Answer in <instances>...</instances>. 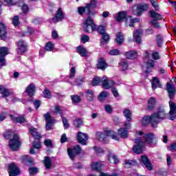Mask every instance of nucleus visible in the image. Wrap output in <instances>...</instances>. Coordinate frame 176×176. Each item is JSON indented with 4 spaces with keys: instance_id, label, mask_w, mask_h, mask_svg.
Segmentation results:
<instances>
[{
    "instance_id": "nucleus-1",
    "label": "nucleus",
    "mask_w": 176,
    "mask_h": 176,
    "mask_svg": "<svg viewBox=\"0 0 176 176\" xmlns=\"http://www.w3.org/2000/svg\"><path fill=\"white\" fill-rule=\"evenodd\" d=\"M97 8V1L96 0H91L89 4H87L85 7L78 8V12L80 16H82L84 13L88 14V17L82 23V28L85 32L90 33L94 32L97 30V26L94 23L93 18L90 16H94L93 10Z\"/></svg>"
},
{
    "instance_id": "nucleus-2",
    "label": "nucleus",
    "mask_w": 176,
    "mask_h": 176,
    "mask_svg": "<svg viewBox=\"0 0 176 176\" xmlns=\"http://www.w3.org/2000/svg\"><path fill=\"white\" fill-rule=\"evenodd\" d=\"M136 135H141L140 138H137L135 140V145H134L133 148V152L138 155L142 153L144 148H145V142L149 145H156L157 142L155 135L152 133L145 134L142 133V131H137Z\"/></svg>"
},
{
    "instance_id": "nucleus-3",
    "label": "nucleus",
    "mask_w": 176,
    "mask_h": 176,
    "mask_svg": "<svg viewBox=\"0 0 176 176\" xmlns=\"http://www.w3.org/2000/svg\"><path fill=\"white\" fill-rule=\"evenodd\" d=\"M166 111L164 109H160L157 112L153 113L151 116H146L142 120V126H146L151 123L152 127H156V125L160 120L166 119Z\"/></svg>"
},
{
    "instance_id": "nucleus-4",
    "label": "nucleus",
    "mask_w": 176,
    "mask_h": 176,
    "mask_svg": "<svg viewBox=\"0 0 176 176\" xmlns=\"http://www.w3.org/2000/svg\"><path fill=\"white\" fill-rule=\"evenodd\" d=\"M96 137L99 140V141H102L103 142H108V141L107 140L108 137H111L113 140L119 141V136L115 134V132H113V131H104V133L101 132H97Z\"/></svg>"
},
{
    "instance_id": "nucleus-5",
    "label": "nucleus",
    "mask_w": 176,
    "mask_h": 176,
    "mask_svg": "<svg viewBox=\"0 0 176 176\" xmlns=\"http://www.w3.org/2000/svg\"><path fill=\"white\" fill-rule=\"evenodd\" d=\"M148 8H149L148 4H139L133 8V14H135V16H141L142 12L148 10Z\"/></svg>"
},
{
    "instance_id": "nucleus-6",
    "label": "nucleus",
    "mask_w": 176,
    "mask_h": 176,
    "mask_svg": "<svg viewBox=\"0 0 176 176\" xmlns=\"http://www.w3.org/2000/svg\"><path fill=\"white\" fill-rule=\"evenodd\" d=\"M81 151L82 148L79 145L74 146L73 148H67L68 156L72 160H74L75 159V156L79 155V153H80Z\"/></svg>"
},
{
    "instance_id": "nucleus-7",
    "label": "nucleus",
    "mask_w": 176,
    "mask_h": 176,
    "mask_svg": "<svg viewBox=\"0 0 176 176\" xmlns=\"http://www.w3.org/2000/svg\"><path fill=\"white\" fill-rule=\"evenodd\" d=\"M150 15L153 19H154V20L151 21L153 25L155 26V28H160V25H159V22H157V20H163L162 14L157 13L153 10H151L150 11Z\"/></svg>"
},
{
    "instance_id": "nucleus-8",
    "label": "nucleus",
    "mask_w": 176,
    "mask_h": 176,
    "mask_svg": "<svg viewBox=\"0 0 176 176\" xmlns=\"http://www.w3.org/2000/svg\"><path fill=\"white\" fill-rule=\"evenodd\" d=\"M9 146L12 151H17L20 146V141L19 140V135H13V138L9 142Z\"/></svg>"
},
{
    "instance_id": "nucleus-9",
    "label": "nucleus",
    "mask_w": 176,
    "mask_h": 176,
    "mask_svg": "<svg viewBox=\"0 0 176 176\" xmlns=\"http://www.w3.org/2000/svg\"><path fill=\"white\" fill-rule=\"evenodd\" d=\"M125 128H121L118 130V135L121 137V138H127L129 137V129L131 127V124L130 122H125L124 124Z\"/></svg>"
},
{
    "instance_id": "nucleus-10",
    "label": "nucleus",
    "mask_w": 176,
    "mask_h": 176,
    "mask_svg": "<svg viewBox=\"0 0 176 176\" xmlns=\"http://www.w3.org/2000/svg\"><path fill=\"white\" fill-rule=\"evenodd\" d=\"M9 54V49L6 47H0V67L5 65V57Z\"/></svg>"
},
{
    "instance_id": "nucleus-11",
    "label": "nucleus",
    "mask_w": 176,
    "mask_h": 176,
    "mask_svg": "<svg viewBox=\"0 0 176 176\" xmlns=\"http://www.w3.org/2000/svg\"><path fill=\"white\" fill-rule=\"evenodd\" d=\"M102 86L103 89H105V90H108L109 89H111L113 86H115V82L112 80L108 79L107 76H103L102 78Z\"/></svg>"
},
{
    "instance_id": "nucleus-12",
    "label": "nucleus",
    "mask_w": 176,
    "mask_h": 176,
    "mask_svg": "<svg viewBox=\"0 0 176 176\" xmlns=\"http://www.w3.org/2000/svg\"><path fill=\"white\" fill-rule=\"evenodd\" d=\"M27 52V43L25 41L21 40L17 42L16 52L18 54H24Z\"/></svg>"
},
{
    "instance_id": "nucleus-13",
    "label": "nucleus",
    "mask_w": 176,
    "mask_h": 176,
    "mask_svg": "<svg viewBox=\"0 0 176 176\" xmlns=\"http://www.w3.org/2000/svg\"><path fill=\"white\" fill-rule=\"evenodd\" d=\"M166 90L168 94V97L170 100H173L176 94L175 86L173 84H170L169 82L166 83Z\"/></svg>"
},
{
    "instance_id": "nucleus-14",
    "label": "nucleus",
    "mask_w": 176,
    "mask_h": 176,
    "mask_svg": "<svg viewBox=\"0 0 176 176\" xmlns=\"http://www.w3.org/2000/svg\"><path fill=\"white\" fill-rule=\"evenodd\" d=\"M8 173L10 176H17L20 174V170L16 164H10L8 166Z\"/></svg>"
},
{
    "instance_id": "nucleus-15",
    "label": "nucleus",
    "mask_w": 176,
    "mask_h": 176,
    "mask_svg": "<svg viewBox=\"0 0 176 176\" xmlns=\"http://www.w3.org/2000/svg\"><path fill=\"white\" fill-rule=\"evenodd\" d=\"M89 140V137L87 134L82 132H78L77 134V141H78L79 144L82 145H86V142Z\"/></svg>"
},
{
    "instance_id": "nucleus-16",
    "label": "nucleus",
    "mask_w": 176,
    "mask_h": 176,
    "mask_svg": "<svg viewBox=\"0 0 176 176\" xmlns=\"http://www.w3.org/2000/svg\"><path fill=\"white\" fill-rule=\"evenodd\" d=\"M169 106H170V120H174V119H176V104L174 103L173 101L169 102Z\"/></svg>"
},
{
    "instance_id": "nucleus-17",
    "label": "nucleus",
    "mask_w": 176,
    "mask_h": 176,
    "mask_svg": "<svg viewBox=\"0 0 176 176\" xmlns=\"http://www.w3.org/2000/svg\"><path fill=\"white\" fill-rule=\"evenodd\" d=\"M64 19V12H63V10L61 8H58L55 16L52 18L53 23H58V21H61Z\"/></svg>"
},
{
    "instance_id": "nucleus-18",
    "label": "nucleus",
    "mask_w": 176,
    "mask_h": 176,
    "mask_svg": "<svg viewBox=\"0 0 176 176\" xmlns=\"http://www.w3.org/2000/svg\"><path fill=\"white\" fill-rule=\"evenodd\" d=\"M140 162L143 163V164H144L146 168H147V170H149V171H151L152 170V168H153L152 164L151 163V161L149 160L148 157H146V155L141 156Z\"/></svg>"
},
{
    "instance_id": "nucleus-19",
    "label": "nucleus",
    "mask_w": 176,
    "mask_h": 176,
    "mask_svg": "<svg viewBox=\"0 0 176 176\" xmlns=\"http://www.w3.org/2000/svg\"><path fill=\"white\" fill-rule=\"evenodd\" d=\"M45 120L46 122L45 129L49 131V130L52 129V124L54 122V120L52 119V116H50V113H47L44 114Z\"/></svg>"
},
{
    "instance_id": "nucleus-20",
    "label": "nucleus",
    "mask_w": 176,
    "mask_h": 176,
    "mask_svg": "<svg viewBox=\"0 0 176 176\" xmlns=\"http://www.w3.org/2000/svg\"><path fill=\"white\" fill-rule=\"evenodd\" d=\"M7 34H8V29L6 28V26L2 22H0V38H1V39H2L3 41H5V39H6Z\"/></svg>"
},
{
    "instance_id": "nucleus-21",
    "label": "nucleus",
    "mask_w": 176,
    "mask_h": 176,
    "mask_svg": "<svg viewBox=\"0 0 176 176\" xmlns=\"http://www.w3.org/2000/svg\"><path fill=\"white\" fill-rule=\"evenodd\" d=\"M25 93L29 97H33L34 94H35V85L33 83L29 85L25 89Z\"/></svg>"
},
{
    "instance_id": "nucleus-22",
    "label": "nucleus",
    "mask_w": 176,
    "mask_h": 176,
    "mask_svg": "<svg viewBox=\"0 0 176 176\" xmlns=\"http://www.w3.org/2000/svg\"><path fill=\"white\" fill-rule=\"evenodd\" d=\"M155 107H156V98L151 97L148 100L147 109L153 111V109H155Z\"/></svg>"
},
{
    "instance_id": "nucleus-23",
    "label": "nucleus",
    "mask_w": 176,
    "mask_h": 176,
    "mask_svg": "<svg viewBox=\"0 0 176 176\" xmlns=\"http://www.w3.org/2000/svg\"><path fill=\"white\" fill-rule=\"evenodd\" d=\"M154 67H155V61L153 60H148L146 63V69L145 71L146 74H151Z\"/></svg>"
},
{
    "instance_id": "nucleus-24",
    "label": "nucleus",
    "mask_w": 176,
    "mask_h": 176,
    "mask_svg": "<svg viewBox=\"0 0 176 176\" xmlns=\"http://www.w3.org/2000/svg\"><path fill=\"white\" fill-rule=\"evenodd\" d=\"M0 93L1 94H2L4 98L9 97V96L12 94V91H10V89H6L5 87L2 85L0 86Z\"/></svg>"
},
{
    "instance_id": "nucleus-25",
    "label": "nucleus",
    "mask_w": 176,
    "mask_h": 176,
    "mask_svg": "<svg viewBox=\"0 0 176 176\" xmlns=\"http://www.w3.org/2000/svg\"><path fill=\"white\" fill-rule=\"evenodd\" d=\"M103 166L104 164H102L101 162H93L91 164V167L94 171H101Z\"/></svg>"
},
{
    "instance_id": "nucleus-26",
    "label": "nucleus",
    "mask_w": 176,
    "mask_h": 176,
    "mask_svg": "<svg viewBox=\"0 0 176 176\" xmlns=\"http://www.w3.org/2000/svg\"><path fill=\"white\" fill-rule=\"evenodd\" d=\"M151 85L153 90H156L157 87H162V85H160V81L159 80V78L155 77L153 78Z\"/></svg>"
},
{
    "instance_id": "nucleus-27",
    "label": "nucleus",
    "mask_w": 176,
    "mask_h": 176,
    "mask_svg": "<svg viewBox=\"0 0 176 176\" xmlns=\"http://www.w3.org/2000/svg\"><path fill=\"white\" fill-rule=\"evenodd\" d=\"M97 67L98 69L104 70L108 67V65H107V63L105 62V60H104V58H100L97 64Z\"/></svg>"
},
{
    "instance_id": "nucleus-28",
    "label": "nucleus",
    "mask_w": 176,
    "mask_h": 176,
    "mask_svg": "<svg viewBox=\"0 0 176 176\" xmlns=\"http://www.w3.org/2000/svg\"><path fill=\"white\" fill-rule=\"evenodd\" d=\"M125 56L129 60H134V58H137L138 54L135 51H129L126 52Z\"/></svg>"
},
{
    "instance_id": "nucleus-29",
    "label": "nucleus",
    "mask_w": 176,
    "mask_h": 176,
    "mask_svg": "<svg viewBox=\"0 0 176 176\" xmlns=\"http://www.w3.org/2000/svg\"><path fill=\"white\" fill-rule=\"evenodd\" d=\"M126 17H127V13L126 11H121L118 12V16L116 17V20L119 23L122 21V20H124Z\"/></svg>"
},
{
    "instance_id": "nucleus-30",
    "label": "nucleus",
    "mask_w": 176,
    "mask_h": 176,
    "mask_svg": "<svg viewBox=\"0 0 176 176\" xmlns=\"http://www.w3.org/2000/svg\"><path fill=\"white\" fill-rule=\"evenodd\" d=\"M29 131L30 134L32 135L36 140H41L42 138V137L41 136V134H39V133H38V131H36V129L30 128L29 129Z\"/></svg>"
},
{
    "instance_id": "nucleus-31",
    "label": "nucleus",
    "mask_w": 176,
    "mask_h": 176,
    "mask_svg": "<svg viewBox=\"0 0 176 176\" xmlns=\"http://www.w3.org/2000/svg\"><path fill=\"white\" fill-rule=\"evenodd\" d=\"M77 52L80 56H81V57H86L87 56V50L82 46H78L77 47Z\"/></svg>"
},
{
    "instance_id": "nucleus-32",
    "label": "nucleus",
    "mask_w": 176,
    "mask_h": 176,
    "mask_svg": "<svg viewBox=\"0 0 176 176\" xmlns=\"http://www.w3.org/2000/svg\"><path fill=\"white\" fill-rule=\"evenodd\" d=\"M142 30H138L135 32L134 36L136 43L140 44L141 43V35H142Z\"/></svg>"
},
{
    "instance_id": "nucleus-33",
    "label": "nucleus",
    "mask_w": 176,
    "mask_h": 176,
    "mask_svg": "<svg viewBox=\"0 0 176 176\" xmlns=\"http://www.w3.org/2000/svg\"><path fill=\"white\" fill-rule=\"evenodd\" d=\"M13 122H16V123H24L25 122V118H24V116H19V117H14L13 116L10 115V116Z\"/></svg>"
},
{
    "instance_id": "nucleus-34",
    "label": "nucleus",
    "mask_w": 176,
    "mask_h": 176,
    "mask_svg": "<svg viewBox=\"0 0 176 176\" xmlns=\"http://www.w3.org/2000/svg\"><path fill=\"white\" fill-rule=\"evenodd\" d=\"M41 149V142L38 141V142H33V148H32L30 151V153H31L32 155H35V149Z\"/></svg>"
},
{
    "instance_id": "nucleus-35",
    "label": "nucleus",
    "mask_w": 176,
    "mask_h": 176,
    "mask_svg": "<svg viewBox=\"0 0 176 176\" xmlns=\"http://www.w3.org/2000/svg\"><path fill=\"white\" fill-rule=\"evenodd\" d=\"M44 166L47 170L52 168V159L49 157H45L43 161Z\"/></svg>"
},
{
    "instance_id": "nucleus-36",
    "label": "nucleus",
    "mask_w": 176,
    "mask_h": 176,
    "mask_svg": "<svg viewBox=\"0 0 176 176\" xmlns=\"http://www.w3.org/2000/svg\"><path fill=\"white\" fill-rule=\"evenodd\" d=\"M87 98L89 100V101H93L94 99V91L91 89H88L85 91Z\"/></svg>"
},
{
    "instance_id": "nucleus-37",
    "label": "nucleus",
    "mask_w": 176,
    "mask_h": 176,
    "mask_svg": "<svg viewBox=\"0 0 176 176\" xmlns=\"http://www.w3.org/2000/svg\"><path fill=\"white\" fill-rule=\"evenodd\" d=\"M123 114L126 118L127 122H131V111L129 109H125L123 111Z\"/></svg>"
},
{
    "instance_id": "nucleus-38",
    "label": "nucleus",
    "mask_w": 176,
    "mask_h": 176,
    "mask_svg": "<svg viewBox=\"0 0 176 176\" xmlns=\"http://www.w3.org/2000/svg\"><path fill=\"white\" fill-rule=\"evenodd\" d=\"M120 65L122 71H126L127 68H129V63L125 59H122L121 60V62L120 63Z\"/></svg>"
},
{
    "instance_id": "nucleus-39",
    "label": "nucleus",
    "mask_w": 176,
    "mask_h": 176,
    "mask_svg": "<svg viewBox=\"0 0 176 176\" xmlns=\"http://www.w3.org/2000/svg\"><path fill=\"white\" fill-rule=\"evenodd\" d=\"M73 124L75 126V127L79 129V127L83 124V121H82V119L80 118H76L73 121Z\"/></svg>"
},
{
    "instance_id": "nucleus-40",
    "label": "nucleus",
    "mask_w": 176,
    "mask_h": 176,
    "mask_svg": "<svg viewBox=\"0 0 176 176\" xmlns=\"http://www.w3.org/2000/svg\"><path fill=\"white\" fill-rule=\"evenodd\" d=\"M124 38L123 36V34L122 33H118L116 34V41L118 45H122V43L123 42Z\"/></svg>"
},
{
    "instance_id": "nucleus-41",
    "label": "nucleus",
    "mask_w": 176,
    "mask_h": 176,
    "mask_svg": "<svg viewBox=\"0 0 176 176\" xmlns=\"http://www.w3.org/2000/svg\"><path fill=\"white\" fill-rule=\"evenodd\" d=\"M71 99L74 104H78V102H80V101L82 100L80 96L78 95L71 96Z\"/></svg>"
},
{
    "instance_id": "nucleus-42",
    "label": "nucleus",
    "mask_w": 176,
    "mask_h": 176,
    "mask_svg": "<svg viewBox=\"0 0 176 176\" xmlns=\"http://www.w3.org/2000/svg\"><path fill=\"white\" fill-rule=\"evenodd\" d=\"M97 31L100 34V35H104V34H106V29L105 26L100 25L97 28Z\"/></svg>"
},
{
    "instance_id": "nucleus-43",
    "label": "nucleus",
    "mask_w": 176,
    "mask_h": 176,
    "mask_svg": "<svg viewBox=\"0 0 176 176\" xmlns=\"http://www.w3.org/2000/svg\"><path fill=\"white\" fill-rule=\"evenodd\" d=\"M102 41H101L102 45H104V43H107V42L109 41V35L107 33L102 34Z\"/></svg>"
},
{
    "instance_id": "nucleus-44",
    "label": "nucleus",
    "mask_w": 176,
    "mask_h": 176,
    "mask_svg": "<svg viewBox=\"0 0 176 176\" xmlns=\"http://www.w3.org/2000/svg\"><path fill=\"white\" fill-rule=\"evenodd\" d=\"M102 83V79L100 77H96L92 80V86H98L99 83Z\"/></svg>"
},
{
    "instance_id": "nucleus-45",
    "label": "nucleus",
    "mask_w": 176,
    "mask_h": 176,
    "mask_svg": "<svg viewBox=\"0 0 176 176\" xmlns=\"http://www.w3.org/2000/svg\"><path fill=\"white\" fill-rule=\"evenodd\" d=\"M4 2H6V3L8 5V6H13V5L19 3V2H20V0H4Z\"/></svg>"
},
{
    "instance_id": "nucleus-46",
    "label": "nucleus",
    "mask_w": 176,
    "mask_h": 176,
    "mask_svg": "<svg viewBox=\"0 0 176 176\" xmlns=\"http://www.w3.org/2000/svg\"><path fill=\"white\" fill-rule=\"evenodd\" d=\"M157 45L158 47H162L163 45V36L162 35L157 36Z\"/></svg>"
},
{
    "instance_id": "nucleus-47",
    "label": "nucleus",
    "mask_w": 176,
    "mask_h": 176,
    "mask_svg": "<svg viewBox=\"0 0 176 176\" xmlns=\"http://www.w3.org/2000/svg\"><path fill=\"white\" fill-rule=\"evenodd\" d=\"M54 47V45L52 43V42H48L45 45V50L47 52H52Z\"/></svg>"
},
{
    "instance_id": "nucleus-48",
    "label": "nucleus",
    "mask_w": 176,
    "mask_h": 176,
    "mask_svg": "<svg viewBox=\"0 0 176 176\" xmlns=\"http://www.w3.org/2000/svg\"><path fill=\"white\" fill-rule=\"evenodd\" d=\"M108 97V92L107 91H102L99 95V101H103L104 98H107Z\"/></svg>"
},
{
    "instance_id": "nucleus-49",
    "label": "nucleus",
    "mask_w": 176,
    "mask_h": 176,
    "mask_svg": "<svg viewBox=\"0 0 176 176\" xmlns=\"http://www.w3.org/2000/svg\"><path fill=\"white\" fill-rule=\"evenodd\" d=\"M43 96L45 97V98L50 99L52 98V93L49 89H45L43 92Z\"/></svg>"
},
{
    "instance_id": "nucleus-50",
    "label": "nucleus",
    "mask_w": 176,
    "mask_h": 176,
    "mask_svg": "<svg viewBox=\"0 0 176 176\" xmlns=\"http://www.w3.org/2000/svg\"><path fill=\"white\" fill-rule=\"evenodd\" d=\"M151 3L155 10H159V3L157 0H151Z\"/></svg>"
},
{
    "instance_id": "nucleus-51",
    "label": "nucleus",
    "mask_w": 176,
    "mask_h": 176,
    "mask_svg": "<svg viewBox=\"0 0 176 176\" xmlns=\"http://www.w3.org/2000/svg\"><path fill=\"white\" fill-rule=\"evenodd\" d=\"M12 24L14 25V27H17L19 24H20V22L19 21V16H14L12 19Z\"/></svg>"
},
{
    "instance_id": "nucleus-52",
    "label": "nucleus",
    "mask_w": 176,
    "mask_h": 176,
    "mask_svg": "<svg viewBox=\"0 0 176 176\" xmlns=\"http://www.w3.org/2000/svg\"><path fill=\"white\" fill-rule=\"evenodd\" d=\"M61 118H62V122L63 123V126H64L65 129H68V127H69V124L68 123V120H67L63 116H62Z\"/></svg>"
},
{
    "instance_id": "nucleus-53",
    "label": "nucleus",
    "mask_w": 176,
    "mask_h": 176,
    "mask_svg": "<svg viewBox=\"0 0 176 176\" xmlns=\"http://www.w3.org/2000/svg\"><path fill=\"white\" fill-rule=\"evenodd\" d=\"M129 21H130L129 27H134V23H138V21H140V19L138 18L131 19Z\"/></svg>"
},
{
    "instance_id": "nucleus-54",
    "label": "nucleus",
    "mask_w": 176,
    "mask_h": 176,
    "mask_svg": "<svg viewBox=\"0 0 176 176\" xmlns=\"http://www.w3.org/2000/svg\"><path fill=\"white\" fill-rule=\"evenodd\" d=\"M44 144L47 148H52V146H53V143L50 139L45 140Z\"/></svg>"
},
{
    "instance_id": "nucleus-55",
    "label": "nucleus",
    "mask_w": 176,
    "mask_h": 176,
    "mask_svg": "<svg viewBox=\"0 0 176 176\" xmlns=\"http://www.w3.org/2000/svg\"><path fill=\"white\" fill-rule=\"evenodd\" d=\"M152 58L153 60H160V55L159 54V52H154L152 53Z\"/></svg>"
},
{
    "instance_id": "nucleus-56",
    "label": "nucleus",
    "mask_w": 176,
    "mask_h": 176,
    "mask_svg": "<svg viewBox=\"0 0 176 176\" xmlns=\"http://www.w3.org/2000/svg\"><path fill=\"white\" fill-rule=\"evenodd\" d=\"M109 160H113L114 164H116L119 162V160H118V157L115 155L109 156Z\"/></svg>"
},
{
    "instance_id": "nucleus-57",
    "label": "nucleus",
    "mask_w": 176,
    "mask_h": 176,
    "mask_svg": "<svg viewBox=\"0 0 176 176\" xmlns=\"http://www.w3.org/2000/svg\"><path fill=\"white\" fill-rule=\"evenodd\" d=\"M54 113H59V115H60V116L62 118L63 111H61V107H60V106H56L55 107Z\"/></svg>"
},
{
    "instance_id": "nucleus-58",
    "label": "nucleus",
    "mask_w": 176,
    "mask_h": 176,
    "mask_svg": "<svg viewBox=\"0 0 176 176\" xmlns=\"http://www.w3.org/2000/svg\"><path fill=\"white\" fill-rule=\"evenodd\" d=\"M76 71L75 70V67H73L71 68L70 69V75H69V79H72L74 78V77L75 76V74H76Z\"/></svg>"
},
{
    "instance_id": "nucleus-59",
    "label": "nucleus",
    "mask_w": 176,
    "mask_h": 176,
    "mask_svg": "<svg viewBox=\"0 0 176 176\" xmlns=\"http://www.w3.org/2000/svg\"><path fill=\"white\" fill-rule=\"evenodd\" d=\"M29 173L31 175H34V174H36V173H38V168L34 167L30 168Z\"/></svg>"
},
{
    "instance_id": "nucleus-60",
    "label": "nucleus",
    "mask_w": 176,
    "mask_h": 176,
    "mask_svg": "<svg viewBox=\"0 0 176 176\" xmlns=\"http://www.w3.org/2000/svg\"><path fill=\"white\" fill-rule=\"evenodd\" d=\"M81 41L82 43H86V42H89V41H90V38L87 35H83L81 37Z\"/></svg>"
},
{
    "instance_id": "nucleus-61",
    "label": "nucleus",
    "mask_w": 176,
    "mask_h": 176,
    "mask_svg": "<svg viewBox=\"0 0 176 176\" xmlns=\"http://www.w3.org/2000/svg\"><path fill=\"white\" fill-rule=\"evenodd\" d=\"M104 109L107 113H112V107L109 104H107L104 106Z\"/></svg>"
},
{
    "instance_id": "nucleus-62",
    "label": "nucleus",
    "mask_w": 176,
    "mask_h": 176,
    "mask_svg": "<svg viewBox=\"0 0 176 176\" xmlns=\"http://www.w3.org/2000/svg\"><path fill=\"white\" fill-rule=\"evenodd\" d=\"M171 152H176V143H173L168 148Z\"/></svg>"
},
{
    "instance_id": "nucleus-63",
    "label": "nucleus",
    "mask_w": 176,
    "mask_h": 176,
    "mask_svg": "<svg viewBox=\"0 0 176 176\" xmlns=\"http://www.w3.org/2000/svg\"><path fill=\"white\" fill-rule=\"evenodd\" d=\"M82 83H83V80L80 78H76L74 82L76 86H82Z\"/></svg>"
},
{
    "instance_id": "nucleus-64",
    "label": "nucleus",
    "mask_w": 176,
    "mask_h": 176,
    "mask_svg": "<svg viewBox=\"0 0 176 176\" xmlns=\"http://www.w3.org/2000/svg\"><path fill=\"white\" fill-rule=\"evenodd\" d=\"M19 6H21L23 13H27V12H28V6L25 4H23V5H19Z\"/></svg>"
}]
</instances>
